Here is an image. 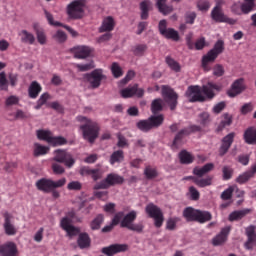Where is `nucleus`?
<instances>
[{
    "instance_id": "nucleus-37",
    "label": "nucleus",
    "mask_w": 256,
    "mask_h": 256,
    "mask_svg": "<svg viewBox=\"0 0 256 256\" xmlns=\"http://www.w3.org/2000/svg\"><path fill=\"white\" fill-rule=\"evenodd\" d=\"M123 216H124L123 212H118V213L114 216V218H113V220H112V224L109 225V226L104 227V228L102 229V232H103V233H109V232H111V230H113V227H115V226H117V225H119V224L121 223V219H123Z\"/></svg>"
},
{
    "instance_id": "nucleus-57",
    "label": "nucleus",
    "mask_w": 256,
    "mask_h": 256,
    "mask_svg": "<svg viewBox=\"0 0 256 256\" xmlns=\"http://www.w3.org/2000/svg\"><path fill=\"white\" fill-rule=\"evenodd\" d=\"M165 61L171 70H173L175 72H180V65L173 58H171L170 56H167Z\"/></svg>"
},
{
    "instance_id": "nucleus-24",
    "label": "nucleus",
    "mask_w": 256,
    "mask_h": 256,
    "mask_svg": "<svg viewBox=\"0 0 256 256\" xmlns=\"http://www.w3.org/2000/svg\"><path fill=\"white\" fill-rule=\"evenodd\" d=\"M18 249L15 243L7 242L6 244L0 245L1 256H17Z\"/></svg>"
},
{
    "instance_id": "nucleus-11",
    "label": "nucleus",
    "mask_w": 256,
    "mask_h": 256,
    "mask_svg": "<svg viewBox=\"0 0 256 256\" xmlns=\"http://www.w3.org/2000/svg\"><path fill=\"white\" fill-rule=\"evenodd\" d=\"M211 18L216 23H226V24H229V25H235L236 22H237L236 19L226 16L223 13L222 7L220 5H216L213 8V10L211 12Z\"/></svg>"
},
{
    "instance_id": "nucleus-15",
    "label": "nucleus",
    "mask_w": 256,
    "mask_h": 256,
    "mask_svg": "<svg viewBox=\"0 0 256 256\" xmlns=\"http://www.w3.org/2000/svg\"><path fill=\"white\" fill-rule=\"evenodd\" d=\"M246 90V84L244 82V78L236 79L231 88L227 91L229 97L234 98Z\"/></svg>"
},
{
    "instance_id": "nucleus-33",
    "label": "nucleus",
    "mask_w": 256,
    "mask_h": 256,
    "mask_svg": "<svg viewBox=\"0 0 256 256\" xmlns=\"http://www.w3.org/2000/svg\"><path fill=\"white\" fill-rule=\"evenodd\" d=\"M77 244L80 249H87L91 247V238L87 233H80Z\"/></svg>"
},
{
    "instance_id": "nucleus-27",
    "label": "nucleus",
    "mask_w": 256,
    "mask_h": 256,
    "mask_svg": "<svg viewBox=\"0 0 256 256\" xmlns=\"http://www.w3.org/2000/svg\"><path fill=\"white\" fill-rule=\"evenodd\" d=\"M256 174V164H253L251 166L250 170H247V172H243L236 178V182L240 185L247 183L250 179L254 177Z\"/></svg>"
},
{
    "instance_id": "nucleus-41",
    "label": "nucleus",
    "mask_w": 256,
    "mask_h": 256,
    "mask_svg": "<svg viewBox=\"0 0 256 256\" xmlns=\"http://www.w3.org/2000/svg\"><path fill=\"white\" fill-rule=\"evenodd\" d=\"M105 221V217L103 214L97 215L90 223V228L92 231H97L101 229L103 222Z\"/></svg>"
},
{
    "instance_id": "nucleus-8",
    "label": "nucleus",
    "mask_w": 256,
    "mask_h": 256,
    "mask_svg": "<svg viewBox=\"0 0 256 256\" xmlns=\"http://www.w3.org/2000/svg\"><path fill=\"white\" fill-rule=\"evenodd\" d=\"M145 212L150 218L154 219V226L156 228L162 227L164 222V216L161 209L158 208L157 205L153 204V202L147 204Z\"/></svg>"
},
{
    "instance_id": "nucleus-14",
    "label": "nucleus",
    "mask_w": 256,
    "mask_h": 256,
    "mask_svg": "<svg viewBox=\"0 0 256 256\" xmlns=\"http://www.w3.org/2000/svg\"><path fill=\"white\" fill-rule=\"evenodd\" d=\"M159 31L160 34L166 39H171L176 42L179 41L178 32L173 28H167V22L164 19L159 22Z\"/></svg>"
},
{
    "instance_id": "nucleus-6",
    "label": "nucleus",
    "mask_w": 256,
    "mask_h": 256,
    "mask_svg": "<svg viewBox=\"0 0 256 256\" xmlns=\"http://www.w3.org/2000/svg\"><path fill=\"white\" fill-rule=\"evenodd\" d=\"M86 0H74L67 6V15L70 19L79 20L85 15Z\"/></svg>"
},
{
    "instance_id": "nucleus-2",
    "label": "nucleus",
    "mask_w": 256,
    "mask_h": 256,
    "mask_svg": "<svg viewBox=\"0 0 256 256\" xmlns=\"http://www.w3.org/2000/svg\"><path fill=\"white\" fill-rule=\"evenodd\" d=\"M67 178H60V180H51V178H40L37 180L35 186L37 190L50 194L53 199H59L61 197V192L57 190L58 188H62L66 185Z\"/></svg>"
},
{
    "instance_id": "nucleus-62",
    "label": "nucleus",
    "mask_w": 256,
    "mask_h": 256,
    "mask_svg": "<svg viewBox=\"0 0 256 256\" xmlns=\"http://www.w3.org/2000/svg\"><path fill=\"white\" fill-rule=\"evenodd\" d=\"M224 67L221 64H215L213 67V75L215 77H222L224 75Z\"/></svg>"
},
{
    "instance_id": "nucleus-31",
    "label": "nucleus",
    "mask_w": 256,
    "mask_h": 256,
    "mask_svg": "<svg viewBox=\"0 0 256 256\" xmlns=\"http://www.w3.org/2000/svg\"><path fill=\"white\" fill-rule=\"evenodd\" d=\"M189 136V131L186 127L180 129L176 134L172 142V147L178 148V146L182 143V140Z\"/></svg>"
},
{
    "instance_id": "nucleus-59",
    "label": "nucleus",
    "mask_w": 256,
    "mask_h": 256,
    "mask_svg": "<svg viewBox=\"0 0 256 256\" xmlns=\"http://www.w3.org/2000/svg\"><path fill=\"white\" fill-rule=\"evenodd\" d=\"M53 38L58 43H65L67 41V34L63 30H58L54 35Z\"/></svg>"
},
{
    "instance_id": "nucleus-35",
    "label": "nucleus",
    "mask_w": 256,
    "mask_h": 256,
    "mask_svg": "<svg viewBox=\"0 0 256 256\" xmlns=\"http://www.w3.org/2000/svg\"><path fill=\"white\" fill-rule=\"evenodd\" d=\"M167 0H157L156 7L164 16L173 12V7L166 4Z\"/></svg>"
},
{
    "instance_id": "nucleus-3",
    "label": "nucleus",
    "mask_w": 256,
    "mask_h": 256,
    "mask_svg": "<svg viewBox=\"0 0 256 256\" xmlns=\"http://www.w3.org/2000/svg\"><path fill=\"white\" fill-rule=\"evenodd\" d=\"M78 120L80 122H84V124L80 125V130L83 133V138L87 140L90 144L95 143V140L99 137V131L101 128L99 127V123L91 120L86 116H79Z\"/></svg>"
},
{
    "instance_id": "nucleus-48",
    "label": "nucleus",
    "mask_w": 256,
    "mask_h": 256,
    "mask_svg": "<svg viewBox=\"0 0 256 256\" xmlns=\"http://www.w3.org/2000/svg\"><path fill=\"white\" fill-rule=\"evenodd\" d=\"M132 52L134 56L143 57L147 52V44H137L133 47Z\"/></svg>"
},
{
    "instance_id": "nucleus-42",
    "label": "nucleus",
    "mask_w": 256,
    "mask_h": 256,
    "mask_svg": "<svg viewBox=\"0 0 256 256\" xmlns=\"http://www.w3.org/2000/svg\"><path fill=\"white\" fill-rule=\"evenodd\" d=\"M49 151L50 148H48V146H42V144H34L33 155L35 157L47 155Z\"/></svg>"
},
{
    "instance_id": "nucleus-54",
    "label": "nucleus",
    "mask_w": 256,
    "mask_h": 256,
    "mask_svg": "<svg viewBox=\"0 0 256 256\" xmlns=\"http://www.w3.org/2000/svg\"><path fill=\"white\" fill-rule=\"evenodd\" d=\"M111 72L114 78H121L123 75V68L120 67L119 63L113 62L111 65Z\"/></svg>"
},
{
    "instance_id": "nucleus-53",
    "label": "nucleus",
    "mask_w": 256,
    "mask_h": 256,
    "mask_svg": "<svg viewBox=\"0 0 256 256\" xmlns=\"http://www.w3.org/2000/svg\"><path fill=\"white\" fill-rule=\"evenodd\" d=\"M37 41L40 45L47 44V35L43 29L35 28Z\"/></svg>"
},
{
    "instance_id": "nucleus-63",
    "label": "nucleus",
    "mask_w": 256,
    "mask_h": 256,
    "mask_svg": "<svg viewBox=\"0 0 256 256\" xmlns=\"http://www.w3.org/2000/svg\"><path fill=\"white\" fill-rule=\"evenodd\" d=\"M255 226H250L246 228V236L250 241H256V233H255Z\"/></svg>"
},
{
    "instance_id": "nucleus-25",
    "label": "nucleus",
    "mask_w": 256,
    "mask_h": 256,
    "mask_svg": "<svg viewBox=\"0 0 256 256\" xmlns=\"http://www.w3.org/2000/svg\"><path fill=\"white\" fill-rule=\"evenodd\" d=\"M115 25V18H113V16H106L99 27V33L113 32V30H115Z\"/></svg>"
},
{
    "instance_id": "nucleus-10",
    "label": "nucleus",
    "mask_w": 256,
    "mask_h": 256,
    "mask_svg": "<svg viewBox=\"0 0 256 256\" xmlns=\"http://www.w3.org/2000/svg\"><path fill=\"white\" fill-rule=\"evenodd\" d=\"M162 97L165 102L169 105L171 111H174L178 104V95L177 93L168 85L162 86Z\"/></svg>"
},
{
    "instance_id": "nucleus-43",
    "label": "nucleus",
    "mask_w": 256,
    "mask_h": 256,
    "mask_svg": "<svg viewBox=\"0 0 256 256\" xmlns=\"http://www.w3.org/2000/svg\"><path fill=\"white\" fill-rule=\"evenodd\" d=\"M248 213L249 210L234 211L229 215L228 220L230 222L239 221L243 219Z\"/></svg>"
},
{
    "instance_id": "nucleus-60",
    "label": "nucleus",
    "mask_w": 256,
    "mask_h": 256,
    "mask_svg": "<svg viewBox=\"0 0 256 256\" xmlns=\"http://www.w3.org/2000/svg\"><path fill=\"white\" fill-rule=\"evenodd\" d=\"M52 171L55 175H63L65 173V168L62 164H58V162H53Z\"/></svg>"
},
{
    "instance_id": "nucleus-17",
    "label": "nucleus",
    "mask_w": 256,
    "mask_h": 256,
    "mask_svg": "<svg viewBox=\"0 0 256 256\" xmlns=\"http://www.w3.org/2000/svg\"><path fill=\"white\" fill-rule=\"evenodd\" d=\"M3 218H4L3 228L5 231V234L7 236H15L18 230L15 227V225L12 223L13 215H11L9 212H5L3 213Z\"/></svg>"
},
{
    "instance_id": "nucleus-32",
    "label": "nucleus",
    "mask_w": 256,
    "mask_h": 256,
    "mask_svg": "<svg viewBox=\"0 0 256 256\" xmlns=\"http://www.w3.org/2000/svg\"><path fill=\"white\" fill-rule=\"evenodd\" d=\"M244 139L247 144L256 145V128H247L244 132Z\"/></svg>"
},
{
    "instance_id": "nucleus-12",
    "label": "nucleus",
    "mask_w": 256,
    "mask_h": 256,
    "mask_svg": "<svg viewBox=\"0 0 256 256\" xmlns=\"http://www.w3.org/2000/svg\"><path fill=\"white\" fill-rule=\"evenodd\" d=\"M87 81L93 89H97L101 86V81L106 80L107 76L103 74L102 68H96L92 72L86 75Z\"/></svg>"
},
{
    "instance_id": "nucleus-58",
    "label": "nucleus",
    "mask_w": 256,
    "mask_h": 256,
    "mask_svg": "<svg viewBox=\"0 0 256 256\" xmlns=\"http://www.w3.org/2000/svg\"><path fill=\"white\" fill-rule=\"evenodd\" d=\"M201 126L206 127L210 124V116L208 112H202L199 114V120Z\"/></svg>"
},
{
    "instance_id": "nucleus-22",
    "label": "nucleus",
    "mask_w": 256,
    "mask_h": 256,
    "mask_svg": "<svg viewBox=\"0 0 256 256\" xmlns=\"http://www.w3.org/2000/svg\"><path fill=\"white\" fill-rule=\"evenodd\" d=\"M218 55L214 51L209 50L207 54L203 55L201 66L205 72L211 71L209 64L214 63Z\"/></svg>"
},
{
    "instance_id": "nucleus-23",
    "label": "nucleus",
    "mask_w": 256,
    "mask_h": 256,
    "mask_svg": "<svg viewBox=\"0 0 256 256\" xmlns=\"http://www.w3.org/2000/svg\"><path fill=\"white\" fill-rule=\"evenodd\" d=\"M72 52L76 59H86L90 57L93 49L89 46H77L72 49Z\"/></svg>"
},
{
    "instance_id": "nucleus-13",
    "label": "nucleus",
    "mask_w": 256,
    "mask_h": 256,
    "mask_svg": "<svg viewBox=\"0 0 256 256\" xmlns=\"http://www.w3.org/2000/svg\"><path fill=\"white\" fill-rule=\"evenodd\" d=\"M122 98H132L136 96L141 98L145 95V90L143 88H139L138 84H134L132 86H128L120 91Z\"/></svg>"
},
{
    "instance_id": "nucleus-20",
    "label": "nucleus",
    "mask_w": 256,
    "mask_h": 256,
    "mask_svg": "<svg viewBox=\"0 0 256 256\" xmlns=\"http://www.w3.org/2000/svg\"><path fill=\"white\" fill-rule=\"evenodd\" d=\"M234 137H235V132H230L223 137L221 146L219 148V155L221 157H223L232 146V143L234 142Z\"/></svg>"
},
{
    "instance_id": "nucleus-36",
    "label": "nucleus",
    "mask_w": 256,
    "mask_h": 256,
    "mask_svg": "<svg viewBox=\"0 0 256 256\" xmlns=\"http://www.w3.org/2000/svg\"><path fill=\"white\" fill-rule=\"evenodd\" d=\"M123 160H125V152H123V150H115L110 156L109 163L115 165L123 162Z\"/></svg>"
},
{
    "instance_id": "nucleus-19",
    "label": "nucleus",
    "mask_w": 256,
    "mask_h": 256,
    "mask_svg": "<svg viewBox=\"0 0 256 256\" xmlns=\"http://www.w3.org/2000/svg\"><path fill=\"white\" fill-rule=\"evenodd\" d=\"M80 175L91 176L93 181H98L103 177V170H101V168H89V166H83L80 168Z\"/></svg>"
},
{
    "instance_id": "nucleus-51",
    "label": "nucleus",
    "mask_w": 256,
    "mask_h": 256,
    "mask_svg": "<svg viewBox=\"0 0 256 256\" xmlns=\"http://www.w3.org/2000/svg\"><path fill=\"white\" fill-rule=\"evenodd\" d=\"M162 109H163L162 99L161 98L154 99L151 104V111L154 114V116H156L157 113L161 112Z\"/></svg>"
},
{
    "instance_id": "nucleus-26",
    "label": "nucleus",
    "mask_w": 256,
    "mask_h": 256,
    "mask_svg": "<svg viewBox=\"0 0 256 256\" xmlns=\"http://www.w3.org/2000/svg\"><path fill=\"white\" fill-rule=\"evenodd\" d=\"M231 227H225L221 230L220 234H218L216 237L213 238L212 244L214 246H221L223 245L228 238V235L230 234Z\"/></svg>"
},
{
    "instance_id": "nucleus-40",
    "label": "nucleus",
    "mask_w": 256,
    "mask_h": 256,
    "mask_svg": "<svg viewBox=\"0 0 256 256\" xmlns=\"http://www.w3.org/2000/svg\"><path fill=\"white\" fill-rule=\"evenodd\" d=\"M151 7V1L144 0L140 3L141 19L147 20L149 18V8Z\"/></svg>"
},
{
    "instance_id": "nucleus-18",
    "label": "nucleus",
    "mask_w": 256,
    "mask_h": 256,
    "mask_svg": "<svg viewBox=\"0 0 256 256\" xmlns=\"http://www.w3.org/2000/svg\"><path fill=\"white\" fill-rule=\"evenodd\" d=\"M60 226H61V228H62L64 231H66V233H67V235H68L69 237L77 236V235L80 234V232H81V230H80L79 228L74 227V226L72 225V221H71L69 218H67V217H65V218H63V219L61 220Z\"/></svg>"
},
{
    "instance_id": "nucleus-50",
    "label": "nucleus",
    "mask_w": 256,
    "mask_h": 256,
    "mask_svg": "<svg viewBox=\"0 0 256 256\" xmlns=\"http://www.w3.org/2000/svg\"><path fill=\"white\" fill-rule=\"evenodd\" d=\"M144 176L147 180H153L158 177V172L153 166H146L144 169Z\"/></svg>"
},
{
    "instance_id": "nucleus-64",
    "label": "nucleus",
    "mask_w": 256,
    "mask_h": 256,
    "mask_svg": "<svg viewBox=\"0 0 256 256\" xmlns=\"http://www.w3.org/2000/svg\"><path fill=\"white\" fill-rule=\"evenodd\" d=\"M197 7L200 11L202 12H206L209 10L210 8V3L208 0H199L198 1V4H197Z\"/></svg>"
},
{
    "instance_id": "nucleus-47",
    "label": "nucleus",
    "mask_w": 256,
    "mask_h": 256,
    "mask_svg": "<svg viewBox=\"0 0 256 256\" xmlns=\"http://www.w3.org/2000/svg\"><path fill=\"white\" fill-rule=\"evenodd\" d=\"M51 98V95L48 92L42 93L37 100V104L35 105V110H40Z\"/></svg>"
},
{
    "instance_id": "nucleus-56",
    "label": "nucleus",
    "mask_w": 256,
    "mask_h": 256,
    "mask_svg": "<svg viewBox=\"0 0 256 256\" xmlns=\"http://www.w3.org/2000/svg\"><path fill=\"white\" fill-rule=\"evenodd\" d=\"M224 50H225L224 41L221 39L217 40V42L214 44V47L211 49V51L217 54V56L222 54Z\"/></svg>"
},
{
    "instance_id": "nucleus-34",
    "label": "nucleus",
    "mask_w": 256,
    "mask_h": 256,
    "mask_svg": "<svg viewBox=\"0 0 256 256\" xmlns=\"http://www.w3.org/2000/svg\"><path fill=\"white\" fill-rule=\"evenodd\" d=\"M231 124H232V116L229 113H224L221 116V121L218 124L216 131L218 133L222 132L223 129H225L226 127L230 126Z\"/></svg>"
},
{
    "instance_id": "nucleus-45",
    "label": "nucleus",
    "mask_w": 256,
    "mask_h": 256,
    "mask_svg": "<svg viewBox=\"0 0 256 256\" xmlns=\"http://www.w3.org/2000/svg\"><path fill=\"white\" fill-rule=\"evenodd\" d=\"M193 182L200 188L210 186L212 184V176H207V178H192Z\"/></svg>"
},
{
    "instance_id": "nucleus-46",
    "label": "nucleus",
    "mask_w": 256,
    "mask_h": 256,
    "mask_svg": "<svg viewBox=\"0 0 256 256\" xmlns=\"http://www.w3.org/2000/svg\"><path fill=\"white\" fill-rule=\"evenodd\" d=\"M231 11H232L233 14L238 15V16H240V15H242V14L247 15V14L251 13V11H247V12H246V11L243 9V3H240V2L234 3V4L232 5V7H231Z\"/></svg>"
},
{
    "instance_id": "nucleus-39",
    "label": "nucleus",
    "mask_w": 256,
    "mask_h": 256,
    "mask_svg": "<svg viewBox=\"0 0 256 256\" xmlns=\"http://www.w3.org/2000/svg\"><path fill=\"white\" fill-rule=\"evenodd\" d=\"M179 160L181 164L189 165L194 162V156H192L190 152H187V150H181L179 153Z\"/></svg>"
},
{
    "instance_id": "nucleus-1",
    "label": "nucleus",
    "mask_w": 256,
    "mask_h": 256,
    "mask_svg": "<svg viewBox=\"0 0 256 256\" xmlns=\"http://www.w3.org/2000/svg\"><path fill=\"white\" fill-rule=\"evenodd\" d=\"M221 90V85L214 82H208V84L203 85H191L188 87L185 95L190 103H203L207 100L211 101L216 96L214 91L219 92Z\"/></svg>"
},
{
    "instance_id": "nucleus-55",
    "label": "nucleus",
    "mask_w": 256,
    "mask_h": 256,
    "mask_svg": "<svg viewBox=\"0 0 256 256\" xmlns=\"http://www.w3.org/2000/svg\"><path fill=\"white\" fill-rule=\"evenodd\" d=\"M68 143V140L63 136H52L50 145L56 147V146H63Z\"/></svg>"
},
{
    "instance_id": "nucleus-29",
    "label": "nucleus",
    "mask_w": 256,
    "mask_h": 256,
    "mask_svg": "<svg viewBox=\"0 0 256 256\" xmlns=\"http://www.w3.org/2000/svg\"><path fill=\"white\" fill-rule=\"evenodd\" d=\"M43 88L38 81H32L28 88V95L31 99H37Z\"/></svg>"
},
{
    "instance_id": "nucleus-61",
    "label": "nucleus",
    "mask_w": 256,
    "mask_h": 256,
    "mask_svg": "<svg viewBox=\"0 0 256 256\" xmlns=\"http://www.w3.org/2000/svg\"><path fill=\"white\" fill-rule=\"evenodd\" d=\"M256 0H244L243 9L245 12H252L256 7Z\"/></svg>"
},
{
    "instance_id": "nucleus-49",
    "label": "nucleus",
    "mask_w": 256,
    "mask_h": 256,
    "mask_svg": "<svg viewBox=\"0 0 256 256\" xmlns=\"http://www.w3.org/2000/svg\"><path fill=\"white\" fill-rule=\"evenodd\" d=\"M19 103H20V97L17 95H10L6 97L4 102L6 108L19 105Z\"/></svg>"
},
{
    "instance_id": "nucleus-16",
    "label": "nucleus",
    "mask_w": 256,
    "mask_h": 256,
    "mask_svg": "<svg viewBox=\"0 0 256 256\" xmlns=\"http://www.w3.org/2000/svg\"><path fill=\"white\" fill-rule=\"evenodd\" d=\"M129 250V245L114 244L101 249V253L106 256H114L115 254L124 253Z\"/></svg>"
},
{
    "instance_id": "nucleus-30",
    "label": "nucleus",
    "mask_w": 256,
    "mask_h": 256,
    "mask_svg": "<svg viewBox=\"0 0 256 256\" xmlns=\"http://www.w3.org/2000/svg\"><path fill=\"white\" fill-rule=\"evenodd\" d=\"M18 35L23 44L34 45L36 42L35 35L28 30L23 29L19 32Z\"/></svg>"
},
{
    "instance_id": "nucleus-9",
    "label": "nucleus",
    "mask_w": 256,
    "mask_h": 256,
    "mask_svg": "<svg viewBox=\"0 0 256 256\" xmlns=\"http://www.w3.org/2000/svg\"><path fill=\"white\" fill-rule=\"evenodd\" d=\"M54 155L53 161H56L57 163H64L69 169H71L76 163L75 158H73L72 154L67 152V150H55Z\"/></svg>"
},
{
    "instance_id": "nucleus-5",
    "label": "nucleus",
    "mask_w": 256,
    "mask_h": 256,
    "mask_svg": "<svg viewBox=\"0 0 256 256\" xmlns=\"http://www.w3.org/2000/svg\"><path fill=\"white\" fill-rule=\"evenodd\" d=\"M164 121L163 114L151 115L147 119L139 120L136 123V127L143 133H149L153 129L159 128Z\"/></svg>"
},
{
    "instance_id": "nucleus-44",
    "label": "nucleus",
    "mask_w": 256,
    "mask_h": 256,
    "mask_svg": "<svg viewBox=\"0 0 256 256\" xmlns=\"http://www.w3.org/2000/svg\"><path fill=\"white\" fill-rule=\"evenodd\" d=\"M52 137H53L52 133L49 130H43V129L37 130V138L39 140L46 141L48 144H50Z\"/></svg>"
},
{
    "instance_id": "nucleus-4",
    "label": "nucleus",
    "mask_w": 256,
    "mask_h": 256,
    "mask_svg": "<svg viewBox=\"0 0 256 256\" xmlns=\"http://www.w3.org/2000/svg\"><path fill=\"white\" fill-rule=\"evenodd\" d=\"M183 217L187 222H197L204 224L212 219L211 213L207 211H200L192 208V206H187L183 211Z\"/></svg>"
},
{
    "instance_id": "nucleus-38",
    "label": "nucleus",
    "mask_w": 256,
    "mask_h": 256,
    "mask_svg": "<svg viewBox=\"0 0 256 256\" xmlns=\"http://www.w3.org/2000/svg\"><path fill=\"white\" fill-rule=\"evenodd\" d=\"M213 168H214V164H211V163L205 164L204 166H202V168H198V167L194 168L193 174L198 177H203L204 175L212 171Z\"/></svg>"
},
{
    "instance_id": "nucleus-28",
    "label": "nucleus",
    "mask_w": 256,
    "mask_h": 256,
    "mask_svg": "<svg viewBox=\"0 0 256 256\" xmlns=\"http://www.w3.org/2000/svg\"><path fill=\"white\" fill-rule=\"evenodd\" d=\"M135 220H137V212L131 211L130 213L122 217V219L120 220V226L121 228L129 229V227L133 225V222H135Z\"/></svg>"
},
{
    "instance_id": "nucleus-21",
    "label": "nucleus",
    "mask_w": 256,
    "mask_h": 256,
    "mask_svg": "<svg viewBox=\"0 0 256 256\" xmlns=\"http://www.w3.org/2000/svg\"><path fill=\"white\" fill-rule=\"evenodd\" d=\"M45 16L46 19L48 21V23L51 26H55V27H63L64 29H66L71 35L72 37H77L78 36V32L76 30H74L72 27L68 26V25H64L61 22H54V16L47 10H45Z\"/></svg>"
},
{
    "instance_id": "nucleus-52",
    "label": "nucleus",
    "mask_w": 256,
    "mask_h": 256,
    "mask_svg": "<svg viewBox=\"0 0 256 256\" xmlns=\"http://www.w3.org/2000/svg\"><path fill=\"white\" fill-rule=\"evenodd\" d=\"M9 90V81L5 71L0 72V91Z\"/></svg>"
},
{
    "instance_id": "nucleus-7",
    "label": "nucleus",
    "mask_w": 256,
    "mask_h": 256,
    "mask_svg": "<svg viewBox=\"0 0 256 256\" xmlns=\"http://www.w3.org/2000/svg\"><path fill=\"white\" fill-rule=\"evenodd\" d=\"M124 182H125V178L123 176H119V174H115V172H112L111 174H107L104 180H101V182H97V184H95L93 189L105 190L115 185H123Z\"/></svg>"
}]
</instances>
